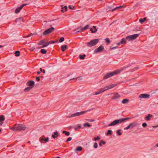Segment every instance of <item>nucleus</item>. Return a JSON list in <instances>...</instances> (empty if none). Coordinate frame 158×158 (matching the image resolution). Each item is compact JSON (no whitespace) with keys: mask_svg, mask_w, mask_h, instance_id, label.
<instances>
[{"mask_svg":"<svg viewBox=\"0 0 158 158\" xmlns=\"http://www.w3.org/2000/svg\"><path fill=\"white\" fill-rule=\"evenodd\" d=\"M126 68L125 67H123L120 69H118L115 71L106 73L104 75L103 77L104 79H106L114 75H117L123 70L124 69Z\"/></svg>","mask_w":158,"mask_h":158,"instance_id":"1","label":"nucleus"},{"mask_svg":"<svg viewBox=\"0 0 158 158\" xmlns=\"http://www.w3.org/2000/svg\"><path fill=\"white\" fill-rule=\"evenodd\" d=\"M130 118L127 117L126 118H123L118 119L115 120L110 124L108 125V126H112L118 124L122 123Z\"/></svg>","mask_w":158,"mask_h":158,"instance_id":"2","label":"nucleus"},{"mask_svg":"<svg viewBox=\"0 0 158 158\" xmlns=\"http://www.w3.org/2000/svg\"><path fill=\"white\" fill-rule=\"evenodd\" d=\"M26 128V127L24 126L22 124H18L17 127H12L10 128V129H11L14 131H24Z\"/></svg>","mask_w":158,"mask_h":158,"instance_id":"3","label":"nucleus"},{"mask_svg":"<svg viewBox=\"0 0 158 158\" xmlns=\"http://www.w3.org/2000/svg\"><path fill=\"white\" fill-rule=\"evenodd\" d=\"M98 39H95L91 40L89 42L87 43V45L89 47H91L96 45L98 42Z\"/></svg>","mask_w":158,"mask_h":158,"instance_id":"4","label":"nucleus"},{"mask_svg":"<svg viewBox=\"0 0 158 158\" xmlns=\"http://www.w3.org/2000/svg\"><path fill=\"white\" fill-rule=\"evenodd\" d=\"M139 35V34H135L128 35L126 37V40L128 41L133 40L136 38Z\"/></svg>","mask_w":158,"mask_h":158,"instance_id":"5","label":"nucleus"},{"mask_svg":"<svg viewBox=\"0 0 158 158\" xmlns=\"http://www.w3.org/2000/svg\"><path fill=\"white\" fill-rule=\"evenodd\" d=\"M54 29V28L53 27H52L51 28H48L44 31L43 33V35H45L48 34H49L53 31Z\"/></svg>","mask_w":158,"mask_h":158,"instance_id":"6","label":"nucleus"},{"mask_svg":"<svg viewBox=\"0 0 158 158\" xmlns=\"http://www.w3.org/2000/svg\"><path fill=\"white\" fill-rule=\"evenodd\" d=\"M90 111V110H89L86 111H81V112H76L75 113H74V114H72V116L73 117H75L76 116L81 115L82 114H83L85 113H86L88 111Z\"/></svg>","mask_w":158,"mask_h":158,"instance_id":"7","label":"nucleus"},{"mask_svg":"<svg viewBox=\"0 0 158 158\" xmlns=\"http://www.w3.org/2000/svg\"><path fill=\"white\" fill-rule=\"evenodd\" d=\"M104 46L101 45L95 50L94 52L99 53L101 52L104 50Z\"/></svg>","mask_w":158,"mask_h":158,"instance_id":"8","label":"nucleus"},{"mask_svg":"<svg viewBox=\"0 0 158 158\" xmlns=\"http://www.w3.org/2000/svg\"><path fill=\"white\" fill-rule=\"evenodd\" d=\"M150 95L146 94H141L139 98H149Z\"/></svg>","mask_w":158,"mask_h":158,"instance_id":"9","label":"nucleus"},{"mask_svg":"<svg viewBox=\"0 0 158 158\" xmlns=\"http://www.w3.org/2000/svg\"><path fill=\"white\" fill-rule=\"evenodd\" d=\"M114 96L112 98V99H117L120 98V96L117 93H114Z\"/></svg>","mask_w":158,"mask_h":158,"instance_id":"10","label":"nucleus"},{"mask_svg":"<svg viewBox=\"0 0 158 158\" xmlns=\"http://www.w3.org/2000/svg\"><path fill=\"white\" fill-rule=\"evenodd\" d=\"M139 124L138 123L136 122H134L133 123L129 124L130 127L131 128H132L134 127H136Z\"/></svg>","mask_w":158,"mask_h":158,"instance_id":"11","label":"nucleus"},{"mask_svg":"<svg viewBox=\"0 0 158 158\" xmlns=\"http://www.w3.org/2000/svg\"><path fill=\"white\" fill-rule=\"evenodd\" d=\"M34 84L35 82L33 81H28L27 83V85L29 86V87H31L32 88L33 87Z\"/></svg>","mask_w":158,"mask_h":158,"instance_id":"12","label":"nucleus"},{"mask_svg":"<svg viewBox=\"0 0 158 158\" xmlns=\"http://www.w3.org/2000/svg\"><path fill=\"white\" fill-rule=\"evenodd\" d=\"M49 139V138L48 137H47V138H46L45 139H44V138L40 137V138L39 140L41 143H42V142L44 141L45 142V143H46L48 141Z\"/></svg>","mask_w":158,"mask_h":158,"instance_id":"13","label":"nucleus"},{"mask_svg":"<svg viewBox=\"0 0 158 158\" xmlns=\"http://www.w3.org/2000/svg\"><path fill=\"white\" fill-rule=\"evenodd\" d=\"M105 92V90H104L102 88L98 90V91L95 92V94H94V95H98L99 94L102 92Z\"/></svg>","mask_w":158,"mask_h":158,"instance_id":"14","label":"nucleus"},{"mask_svg":"<svg viewBox=\"0 0 158 158\" xmlns=\"http://www.w3.org/2000/svg\"><path fill=\"white\" fill-rule=\"evenodd\" d=\"M90 31H91L92 33H95L97 31L96 27L94 26H93V27L90 28Z\"/></svg>","mask_w":158,"mask_h":158,"instance_id":"15","label":"nucleus"},{"mask_svg":"<svg viewBox=\"0 0 158 158\" xmlns=\"http://www.w3.org/2000/svg\"><path fill=\"white\" fill-rule=\"evenodd\" d=\"M15 21L16 22H19L20 23H21L22 22H23V19L21 17L16 18Z\"/></svg>","mask_w":158,"mask_h":158,"instance_id":"16","label":"nucleus"},{"mask_svg":"<svg viewBox=\"0 0 158 158\" xmlns=\"http://www.w3.org/2000/svg\"><path fill=\"white\" fill-rule=\"evenodd\" d=\"M124 7H125V6H123V5L121 6H119L116 7L114 9H113L112 10V11H114L115 10H118V9L122 8H124Z\"/></svg>","mask_w":158,"mask_h":158,"instance_id":"17","label":"nucleus"},{"mask_svg":"<svg viewBox=\"0 0 158 158\" xmlns=\"http://www.w3.org/2000/svg\"><path fill=\"white\" fill-rule=\"evenodd\" d=\"M152 115L151 114H149L148 115L145 117V119L147 121H149L150 120V118L152 117Z\"/></svg>","mask_w":158,"mask_h":158,"instance_id":"18","label":"nucleus"},{"mask_svg":"<svg viewBox=\"0 0 158 158\" xmlns=\"http://www.w3.org/2000/svg\"><path fill=\"white\" fill-rule=\"evenodd\" d=\"M23 8L21 6L20 7H17L15 10V13H18L19 12L20 10Z\"/></svg>","mask_w":158,"mask_h":158,"instance_id":"19","label":"nucleus"},{"mask_svg":"<svg viewBox=\"0 0 158 158\" xmlns=\"http://www.w3.org/2000/svg\"><path fill=\"white\" fill-rule=\"evenodd\" d=\"M61 50L63 52H64L66 49L68 48V47L66 45H64L61 46Z\"/></svg>","mask_w":158,"mask_h":158,"instance_id":"20","label":"nucleus"},{"mask_svg":"<svg viewBox=\"0 0 158 158\" xmlns=\"http://www.w3.org/2000/svg\"><path fill=\"white\" fill-rule=\"evenodd\" d=\"M59 135V134L57 131L55 132L54 133V134L52 135V137L54 139H55Z\"/></svg>","mask_w":158,"mask_h":158,"instance_id":"21","label":"nucleus"},{"mask_svg":"<svg viewBox=\"0 0 158 158\" xmlns=\"http://www.w3.org/2000/svg\"><path fill=\"white\" fill-rule=\"evenodd\" d=\"M67 7L66 6H65L64 7L61 8V11L62 13H64V12L67 11Z\"/></svg>","mask_w":158,"mask_h":158,"instance_id":"22","label":"nucleus"},{"mask_svg":"<svg viewBox=\"0 0 158 158\" xmlns=\"http://www.w3.org/2000/svg\"><path fill=\"white\" fill-rule=\"evenodd\" d=\"M89 24H87V25H86V26H85L84 27V28H82L81 29V30H86L87 29H88L89 27Z\"/></svg>","mask_w":158,"mask_h":158,"instance_id":"23","label":"nucleus"},{"mask_svg":"<svg viewBox=\"0 0 158 158\" xmlns=\"http://www.w3.org/2000/svg\"><path fill=\"white\" fill-rule=\"evenodd\" d=\"M146 20V18H144L143 19H139V22L141 23H143Z\"/></svg>","mask_w":158,"mask_h":158,"instance_id":"24","label":"nucleus"},{"mask_svg":"<svg viewBox=\"0 0 158 158\" xmlns=\"http://www.w3.org/2000/svg\"><path fill=\"white\" fill-rule=\"evenodd\" d=\"M129 102V99H123L122 100V102L123 104H124L127 103L128 102Z\"/></svg>","mask_w":158,"mask_h":158,"instance_id":"25","label":"nucleus"},{"mask_svg":"<svg viewBox=\"0 0 158 158\" xmlns=\"http://www.w3.org/2000/svg\"><path fill=\"white\" fill-rule=\"evenodd\" d=\"M126 40V38H123L120 41V43L122 44H125L127 43Z\"/></svg>","mask_w":158,"mask_h":158,"instance_id":"26","label":"nucleus"},{"mask_svg":"<svg viewBox=\"0 0 158 158\" xmlns=\"http://www.w3.org/2000/svg\"><path fill=\"white\" fill-rule=\"evenodd\" d=\"M5 119V117L3 115H0V122L4 121Z\"/></svg>","mask_w":158,"mask_h":158,"instance_id":"27","label":"nucleus"},{"mask_svg":"<svg viewBox=\"0 0 158 158\" xmlns=\"http://www.w3.org/2000/svg\"><path fill=\"white\" fill-rule=\"evenodd\" d=\"M116 84H113L108 85L109 89H111L116 86Z\"/></svg>","mask_w":158,"mask_h":158,"instance_id":"28","label":"nucleus"},{"mask_svg":"<svg viewBox=\"0 0 158 158\" xmlns=\"http://www.w3.org/2000/svg\"><path fill=\"white\" fill-rule=\"evenodd\" d=\"M47 50L45 49H41L40 50V52L41 53L43 54H45L47 53Z\"/></svg>","mask_w":158,"mask_h":158,"instance_id":"29","label":"nucleus"},{"mask_svg":"<svg viewBox=\"0 0 158 158\" xmlns=\"http://www.w3.org/2000/svg\"><path fill=\"white\" fill-rule=\"evenodd\" d=\"M62 133L65 134L66 136H69L70 135V133L69 132L66 131H62Z\"/></svg>","mask_w":158,"mask_h":158,"instance_id":"30","label":"nucleus"},{"mask_svg":"<svg viewBox=\"0 0 158 158\" xmlns=\"http://www.w3.org/2000/svg\"><path fill=\"white\" fill-rule=\"evenodd\" d=\"M83 126L85 127H90L91 126V125H89L88 123H84Z\"/></svg>","mask_w":158,"mask_h":158,"instance_id":"31","label":"nucleus"},{"mask_svg":"<svg viewBox=\"0 0 158 158\" xmlns=\"http://www.w3.org/2000/svg\"><path fill=\"white\" fill-rule=\"evenodd\" d=\"M15 56H18L20 55V51H16L15 52Z\"/></svg>","mask_w":158,"mask_h":158,"instance_id":"32","label":"nucleus"},{"mask_svg":"<svg viewBox=\"0 0 158 158\" xmlns=\"http://www.w3.org/2000/svg\"><path fill=\"white\" fill-rule=\"evenodd\" d=\"M32 88L31 87H28L24 89V91L26 92H28L31 90Z\"/></svg>","mask_w":158,"mask_h":158,"instance_id":"33","label":"nucleus"},{"mask_svg":"<svg viewBox=\"0 0 158 158\" xmlns=\"http://www.w3.org/2000/svg\"><path fill=\"white\" fill-rule=\"evenodd\" d=\"M82 150V148L81 146L77 147L76 149V150L78 151H81Z\"/></svg>","mask_w":158,"mask_h":158,"instance_id":"34","label":"nucleus"},{"mask_svg":"<svg viewBox=\"0 0 158 158\" xmlns=\"http://www.w3.org/2000/svg\"><path fill=\"white\" fill-rule=\"evenodd\" d=\"M112 134V131L111 130H108L106 134V135H111Z\"/></svg>","mask_w":158,"mask_h":158,"instance_id":"35","label":"nucleus"},{"mask_svg":"<svg viewBox=\"0 0 158 158\" xmlns=\"http://www.w3.org/2000/svg\"><path fill=\"white\" fill-rule=\"evenodd\" d=\"M85 55L84 54V55H80L79 56V57L81 59L83 60V59H84L85 57Z\"/></svg>","mask_w":158,"mask_h":158,"instance_id":"36","label":"nucleus"},{"mask_svg":"<svg viewBox=\"0 0 158 158\" xmlns=\"http://www.w3.org/2000/svg\"><path fill=\"white\" fill-rule=\"evenodd\" d=\"M121 130L119 129L117 131L116 133L118 134L119 135H121L122 134V133L121 132Z\"/></svg>","mask_w":158,"mask_h":158,"instance_id":"37","label":"nucleus"},{"mask_svg":"<svg viewBox=\"0 0 158 158\" xmlns=\"http://www.w3.org/2000/svg\"><path fill=\"white\" fill-rule=\"evenodd\" d=\"M82 79V77H77L75 78H73V79H72L71 80H72V79H77L78 80H80Z\"/></svg>","mask_w":158,"mask_h":158,"instance_id":"38","label":"nucleus"},{"mask_svg":"<svg viewBox=\"0 0 158 158\" xmlns=\"http://www.w3.org/2000/svg\"><path fill=\"white\" fill-rule=\"evenodd\" d=\"M105 41L108 44H110V40L109 39V38H107L105 39Z\"/></svg>","mask_w":158,"mask_h":158,"instance_id":"39","label":"nucleus"},{"mask_svg":"<svg viewBox=\"0 0 158 158\" xmlns=\"http://www.w3.org/2000/svg\"><path fill=\"white\" fill-rule=\"evenodd\" d=\"M100 139V137L99 136H97L96 137H95L94 138V141L99 140Z\"/></svg>","mask_w":158,"mask_h":158,"instance_id":"40","label":"nucleus"},{"mask_svg":"<svg viewBox=\"0 0 158 158\" xmlns=\"http://www.w3.org/2000/svg\"><path fill=\"white\" fill-rule=\"evenodd\" d=\"M64 40V38L63 37H61L59 39V41L61 43Z\"/></svg>","mask_w":158,"mask_h":158,"instance_id":"41","label":"nucleus"},{"mask_svg":"<svg viewBox=\"0 0 158 158\" xmlns=\"http://www.w3.org/2000/svg\"><path fill=\"white\" fill-rule=\"evenodd\" d=\"M103 89L104 90H105V91L109 89L108 86H106L104 87V88H103Z\"/></svg>","mask_w":158,"mask_h":158,"instance_id":"42","label":"nucleus"},{"mask_svg":"<svg viewBox=\"0 0 158 158\" xmlns=\"http://www.w3.org/2000/svg\"><path fill=\"white\" fill-rule=\"evenodd\" d=\"M98 145L97 143H94V147L95 148H98Z\"/></svg>","mask_w":158,"mask_h":158,"instance_id":"43","label":"nucleus"},{"mask_svg":"<svg viewBox=\"0 0 158 158\" xmlns=\"http://www.w3.org/2000/svg\"><path fill=\"white\" fill-rule=\"evenodd\" d=\"M72 139V137H69L68 138L66 141V142H68V141H71Z\"/></svg>","mask_w":158,"mask_h":158,"instance_id":"44","label":"nucleus"},{"mask_svg":"<svg viewBox=\"0 0 158 158\" xmlns=\"http://www.w3.org/2000/svg\"><path fill=\"white\" fill-rule=\"evenodd\" d=\"M142 126L143 127H146L147 126V124L145 123H144L142 124Z\"/></svg>","mask_w":158,"mask_h":158,"instance_id":"45","label":"nucleus"},{"mask_svg":"<svg viewBox=\"0 0 158 158\" xmlns=\"http://www.w3.org/2000/svg\"><path fill=\"white\" fill-rule=\"evenodd\" d=\"M69 8L70 9L73 10L74 8V6H71V5H69Z\"/></svg>","mask_w":158,"mask_h":158,"instance_id":"46","label":"nucleus"},{"mask_svg":"<svg viewBox=\"0 0 158 158\" xmlns=\"http://www.w3.org/2000/svg\"><path fill=\"white\" fill-rule=\"evenodd\" d=\"M130 128H130V125H129L127 127H124V130H128V129H129Z\"/></svg>","mask_w":158,"mask_h":158,"instance_id":"47","label":"nucleus"},{"mask_svg":"<svg viewBox=\"0 0 158 158\" xmlns=\"http://www.w3.org/2000/svg\"><path fill=\"white\" fill-rule=\"evenodd\" d=\"M41 42L43 43V44H44L46 43V40L45 39H43L41 40Z\"/></svg>","mask_w":158,"mask_h":158,"instance_id":"48","label":"nucleus"},{"mask_svg":"<svg viewBox=\"0 0 158 158\" xmlns=\"http://www.w3.org/2000/svg\"><path fill=\"white\" fill-rule=\"evenodd\" d=\"M117 48H118V47L117 46L113 47H110V49L112 50V49H115Z\"/></svg>","mask_w":158,"mask_h":158,"instance_id":"49","label":"nucleus"},{"mask_svg":"<svg viewBox=\"0 0 158 158\" xmlns=\"http://www.w3.org/2000/svg\"><path fill=\"white\" fill-rule=\"evenodd\" d=\"M86 120L89 122H92L94 121L95 120V119H86Z\"/></svg>","mask_w":158,"mask_h":158,"instance_id":"50","label":"nucleus"},{"mask_svg":"<svg viewBox=\"0 0 158 158\" xmlns=\"http://www.w3.org/2000/svg\"><path fill=\"white\" fill-rule=\"evenodd\" d=\"M40 72H42L44 73H45V71L44 70H43L41 68H40Z\"/></svg>","mask_w":158,"mask_h":158,"instance_id":"51","label":"nucleus"},{"mask_svg":"<svg viewBox=\"0 0 158 158\" xmlns=\"http://www.w3.org/2000/svg\"><path fill=\"white\" fill-rule=\"evenodd\" d=\"M100 142H101V143L102 144H105L106 143V142L103 140H101Z\"/></svg>","mask_w":158,"mask_h":158,"instance_id":"52","label":"nucleus"},{"mask_svg":"<svg viewBox=\"0 0 158 158\" xmlns=\"http://www.w3.org/2000/svg\"><path fill=\"white\" fill-rule=\"evenodd\" d=\"M35 49V48L34 47H32L31 49H30V50L31 51H33Z\"/></svg>","mask_w":158,"mask_h":158,"instance_id":"53","label":"nucleus"},{"mask_svg":"<svg viewBox=\"0 0 158 158\" xmlns=\"http://www.w3.org/2000/svg\"><path fill=\"white\" fill-rule=\"evenodd\" d=\"M36 80L37 81H40V77H36Z\"/></svg>","mask_w":158,"mask_h":158,"instance_id":"54","label":"nucleus"},{"mask_svg":"<svg viewBox=\"0 0 158 158\" xmlns=\"http://www.w3.org/2000/svg\"><path fill=\"white\" fill-rule=\"evenodd\" d=\"M28 5V4H26H26H22L21 5V7H22L23 8V7L24 6H26V5Z\"/></svg>","mask_w":158,"mask_h":158,"instance_id":"55","label":"nucleus"},{"mask_svg":"<svg viewBox=\"0 0 158 158\" xmlns=\"http://www.w3.org/2000/svg\"><path fill=\"white\" fill-rule=\"evenodd\" d=\"M138 69L139 68L138 67H135L132 69V71H134L135 70H136Z\"/></svg>","mask_w":158,"mask_h":158,"instance_id":"56","label":"nucleus"},{"mask_svg":"<svg viewBox=\"0 0 158 158\" xmlns=\"http://www.w3.org/2000/svg\"><path fill=\"white\" fill-rule=\"evenodd\" d=\"M55 41H52L49 42L50 44H54L55 43Z\"/></svg>","mask_w":158,"mask_h":158,"instance_id":"57","label":"nucleus"},{"mask_svg":"<svg viewBox=\"0 0 158 158\" xmlns=\"http://www.w3.org/2000/svg\"><path fill=\"white\" fill-rule=\"evenodd\" d=\"M38 44L39 45H41L43 44V43L41 42V41H40Z\"/></svg>","mask_w":158,"mask_h":158,"instance_id":"58","label":"nucleus"},{"mask_svg":"<svg viewBox=\"0 0 158 158\" xmlns=\"http://www.w3.org/2000/svg\"><path fill=\"white\" fill-rule=\"evenodd\" d=\"M45 45H46V47L47 46H48V45L50 44L49 42H47V43H46H46H45Z\"/></svg>","mask_w":158,"mask_h":158,"instance_id":"59","label":"nucleus"},{"mask_svg":"<svg viewBox=\"0 0 158 158\" xmlns=\"http://www.w3.org/2000/svg\"><path fill=\"white\" fill-rule=\"evenodd\" d=\"M46 47V45H45V44H44L42 46H41V47H40V48H44Z\"/></svg>","mask_w":158,"mask_h":158,"instance_id":"60","label":"nucleus"},{"mask_svg":"<svg viewBox=\"0 0 158 158\" xmlns=\"http://www.w3.org/2000/svg\"><path fill=\"white\" fill-rule=\"evenodd\" d=\"M140 4L139 3H137L135 5V6H138Z\"/></svg>","mask_w":158,"mask_h":158,"instance_id":"61","label":"nucleus"},{"mask_svg":"<svg viewBox=\"0 0 158 158\" xmlns=\"http://www.w3.org/2000/svg\"><path fill=\"white\" fill-rule=\"evenodd\" d=\"M72 117V115H71V116H69H69H67V118H71V117Z\"/></svg>","mask_w":158,"mask_h":158,"instance_id":"62","label":"nucleus"},{"mask_svg":"<svg viewBox=\"0 0 158 158\" xmlns=\"http://www.w3.org/2000/svg\"><path fill=\"white\" fill-rule=\"evenodd\" d=\"M78 128H81V125H80V124H78Z\"/></svg>","mask_w":158,"mask_h":158,"instance_id":"63","label":"nucleus"},{"mask_svg":"<svg viewBox=\"0 0 158 158\" xmlns=\"http://www.w3.org/2000/svg\"><path fill=\"white\" fill-rule=\"evenodd\" d=\"M155 147H158V143H157L155 146Z\"/></svg>","mask_w":158,"mask_h":158,"instance_id":"64","label":"nucleus"}]
</instances>
